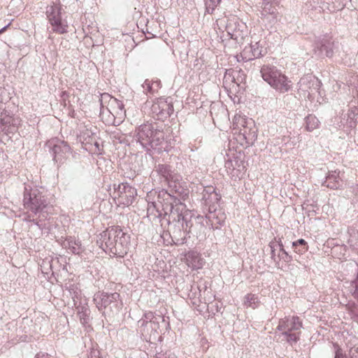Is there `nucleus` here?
Returning a JSON list of instances; mask_svg holds the SVG:
<instances>
[{
  "label": "nucleus",
  "mask_w": 358,
  "mask_h": 358,
  "mask_svg": "<svg viewBox=\"0 0 358 358\" xmlns=\"http://www.w3.org/2000/svg\"><path fill=\"white\" fill-rule=\"evenodd\" d=\"M100 241L103 250H108L109 253L122 257L128 252L130 236L120 227H113L101 234Z\"/></svg>",
  "instance_id": "f03ea898"
},
{
  "label": "nucleus",
  "mask_w": 358,
  "mask_h": 358,
  "mask_svg": "<svg viewBox=\"0 0 358 358\" xmlns=\"http://www.w3.org/2000/svg\"><path fill=\"white\" fill-rule=\"evenodd\" d=\"M238 73V71H232V75H233V79L234 80V74H236Z\"/></svg>",
  "instance_id": "603ef678"
},
{
  "label": "nucleus",
  "mask_w": 358,
  "mask_h": 358,
  "mask_svg": "<svg viewBox=\"0 0 358 358\" xmlns=\"http://www.w3.org/2000/svg\"><path fill=\"white\" fill-rule=\"evenodd\" d=\"M234 129L238 130V138L247 145H252L257 138V129L252 119L236 114L233 119Z\"/></svg>",
  "instance_id": "423d86ee"
},
{
  "label": "nucleus",
  "mask_w": 358,
  "mask_h": 358,
  "mask_svg": "<svg viewBox=\"0 0 358 358\" xmlns=\"http://www.w3.org/2000/svg\"><path fill=\"white\" fill-rule=\"evenodd\" d=\"M78 310V313L82 323L87 322V317L89 315L90 310L87 306L78 305L76 306Z\"/></svg>",
  "instance_id": "72a5a7b5"
},
{
  "label": "nucleus",
  "mask_w": 358,
  "mask_h": 358,
  "mask_svg": "<svg viewBox=\"0 0 358 358\" xmlns=\"http://www.w3.org/2000/svg\"><path fill=\"white\" fill-rule=\"evenodd\" d=\"M151 111L158 118L170 117L173 112V106L169 97H161L155 101L152 106Z\"/></svg>",
  "instance_id": "dca6fc26"
},
{
  "label": "nucleus",
  "mask_w": 358,
  "mask_h": 358,
  "mask_svg": "<svg viewBox=\"0 0 358 358\" xmlns=\"http://www.w3.org/2000/svg\"><path fill=\"white\" fill-rule=\"evenodd\" d=\"M151 80H145L144 83L142 84V87L143 89V92L145 93H150V94H154L153 89L152 87Z\"/></svg>",
  "instance_id": "e433bc0d"
},
{
  "label": "nucleus",
  "mask_w": 358,
  "mask_h": 358,
  "mask_svg": "<svg viewBox=\"0 0 358 358\" xmlns=\"http://www.w3.org/2000/svg\"><path fill=\"white\" fill-rule=\"evenodd\" d=\"M320 86V80L312 74L303 76L298 83L299 91L308 99H310L316 92H319Z\"/></svg>",
  "instance_id": "9b49d317"
},
{
  "label": "nucleus",
  "mask_w": 358,
  "mask_h": 358,
  "mask_svg": "<svg viewBox=\"0 0 358 358\" xmlns=\"http://www.w3.org/2000/svg\"><path fill=\"white\" fill-rule=\"evenodd\" d=\"M114 196L118 199L121 204L129 206L132 203L134 199L137 195L136 189L129 185L127 182L119 184L116 187L114 185Z\"/></svg>",
  "instance_id": "f8f14e48"
},
{
  "label": "nucleus",
  "mask_w": 358,
  "mask_h": 358,
  "mask_svg": "<svg viewBox=\"0 0 358 358\" xmlns=\"http://www.w3.org/2000/svg\"><path fill=\"white\" fill-rule=\"evenodd\" d=\"M155 358H176V357H175L174 355L171 354V353H169V354H167V353H166V354H161V353H159V354L156 355Z\"/></svg>",
  "instance_id": "37998d69"
},
{
  "label": "nucleus",
  "mask_w": 358,
  "mask_h": 358,
  "mask_svg": "<svg viewBox=\"0 0 358 358\" xmlns=\"http://www.w3.org/2000/svg\"><path fill=\"white\" fill-rule=\"evenodd\" d=\"M238 161H235V164H234V162L232 160H227L225 162V168L228 174L234 180L237 178L240 179L244 175V166H242V169H236L235 165H237Z\"/></svg>",
  "instance_id": "4be33fe9"
},
{
  "label": "nucleus",
  "mask_w": 358,
  "mask_h": 358,
  "mask_svg": "<svg viewBox=\"0 0 358 358\" xmlns=\"http://www.w3.org/2000/svg\"><path fill=\"white\" fill-rule=\"evenodd\" d=\"M106 111L112 114V113L108 108L104 109L103 106H101L100 115H103Z\"/></svg>",
  "instance_id": "de8ad7c7"
},
{
  "label": "nucleus",
  "mask_w": 358,
  "mask_h": 358,
  "mask_svg": "<svg viewBox=\"0 0 358 358\" xmlns=\"http://www.w3.org/2000/svg\"><path fill=\"white\" fill-rule=\"evenodd\" d=\"M64 246L75 255H80L85 250L84 247L81 244V241L80 240H76L73 237H69L66 239Z\"/></svg>",
  "instance_id": "412c9836"
},
{
  "label": "nucleus",
  "mask_w": 358,
  "mask_h": 358,
  "mask_svg": "<svg viewBox=\"0 0 358 358\" xmlns=\"http://www.w3.org/2000/svg\"><path fill=\"white\" fill-rule=\"evenodd\" d=\"M292 245L294 249L295 252L298 254H303L308 250V243L303 238H300L296 241L292 242Z\"/></svg>",
  "instance_id": "cd10ccee"
},
{
  "label": "nucleus",
  "mask_w": 358,
  "mask_h": 358,
  "mask_svg": "<svg viewBox=\"0 0 358 358\" xmlns=\"http://www.w3.org/2000/svg\"><path fill=\"white\" fill-rule=\"evenodd\" d=\"M220 2L221 0H204L206 13L213 14Z\"/></svg>",
  "instance_id": "7c9ffc66"
},
{
  "label": "nucleus",
  "mask_w": 358,
  "mask_h": 358,
  "mask_svg": "<svg viewBox=\"0 0 358 358\" xmlns=\"http://www.w3.org/2000/svg\"><path fill=\"white\" fill-rule=\"evenodd\" d=\"M269 247L271 248V258L272 259L274 260V262H276V255H275V245H273V243L272 242L270 243L269 244Z\"/></svg>",
  "instance_id": "a19ab883"
},
{
  "label": "nucleus",
  "mask_w": 358,
  "mask_h": 358,
  "mask_svg": "<svg viewBox=\"0 0 358 358\" xmlns=\"http://www.w3.org/2000/svg\"><path fill=\"white\" fill-rule=\"evenodd\" d=\"M334 42L331 38L324 37L317 40L314 45L315 54L320 57H330L333 55Z\"/></svg>",
  "instance_id": "a211bd4d"
},
{
  "label": "nucleus",
  "mask_w": 358,
  "mask_h": 358,
  "mask_svg": "<svg viewBox=\"0 0 358 358\" xmlns=\"http://www.w3.org/2000/svg\"><path fill=\"white\" fill-rule=\"evenodd\" d=\"M60 3H52V5L47 6L45 14L49 22L62 17Z\"/></svg>",
  "instance_id": "5701e85b"
},
{
  "label": "nucleus",
  "mask_w": 358,
  "mask_h": 358,
  "mask_svg": "<svg viewBox=\"0 0 358 358\" xmlns=\"http://www.w3.org/2000/svg\"><path fill=\"white\" fill-rule=\"evenodd\" d=\"M157 171L167 182L171 180V178L177 175V173L172 172L169 166L166 164L158 165Z\"/></svg>",
  "instance_id": "bb28decb"
},
{
  "label": "nucleus",
  "mask_w": 358,
  "mask_h": 358,
  "mask_svg": "<svg viewBox=\"0 0 358 358\" xmlns=\"http://www.w3.org/2000/svg\"><path fill=\"white\" fill-rule=\"evenodd\" d=\"M153 92L155 93L161 87L160 80L151 81Z\"/></svg>",
  "instance_id": "ea45409f"
},
{
  "label": "nucleus",
  "mask_w": 358,
  "mask_h": 358,
  "mask_svg": "<svg viewBox=\"0 0 358 358\" xmlns=\"http://www.w3.org/2000/svg\"><path fill=\"white\" fill-rule=\"evenodd\" d=\"M355 191H356L358 193V184L356 185L355 187Z\"/></svg>",
  "instance_id": "864d4df0"
},
{
  "label": "nucleus",
  "mask_w": 358,
  "mask_h": 358,
  "mask_svg": "<svg viewBox=\"0 0 358 358\" xmlns=\"http://www.w3.org/2000/svg\"><path fill=\"white\" fill-rule=\"evenodd\" d=\"M260 73L263 80L280 93H285L291 89V81L276 66L264 64Z\"/></svg>",
  "instance_id": "39448f33"
},
{
  "label": "nucleus",
  "mask_w": 358,
  "mask_h": 358,
  "mask_svg": "<svg viewBox=\"0 0 358 358\" xmlns=\"http://www.w3.org/2000/svg\"><path fill=\"white\" fill-rule=\"evenodd\" d=\"M243 304L246 307H250L252 308H255L257 307L259 304L258 297L253 294H248L244 297Z\"/></svg>",
  "instance_id": "c756f323"
},
{
  "label": "nucleus",
  "mask_w": 358,
  "mask_h": 358,
  "mask_svg": "<svg viewBox=\"0 0 358 358\" xmlns=\"http://www.w3.org/2000/svg\"><path fill=\"white\" fill-rule=\"evenodd\" d=\"M120 238H116L115 239V243L116 244H118V243H119V242H120Z\"/></svg>",
  "instance_id": "3c124183"
},
{
  "label": "nucleus",
  "mask_w": 358,
  "mask_h": 358,
  "mask_svg": "<svg viewBox=\"0 0 358 358\" xmlns=\"http://www.w3.org/2000/svg\"><path fill=\"white\" fill-rule=\"evenodd\" d=\"M350 355V358H358V346L351 348Z\"/></svg>",
  "instance_id": "79ce46f5"
},
{
  "label": "nucleus",
  "mask_w": 358,
  "mask_h": 358,
  "mask_svg": "<svg viewBox=\"0 0 358 358\" xmlns=\"http://www.w3.org/2000/svg\"><path fill=\"white\" fill-rule=\"evenodd\" d=\"M93 300L100 311L108 308L111 312L117 313L119 312L122 306L120 301V294L117 292H98L94 295Z\"/></svg>",
  "instance_id": "6e6552de"
},
{
  "label": "nucleus",
  "mask_w": 358,
  "mask_h": 358,
  "mask_svg": "<svg viewBox=\"0 0 358 358\" xmlns=\"http://www.w3.org/2000/svg\"><path fill=\"white\" fill-rule=\"evenodd\" d=\"M134 138L147 150L153 149L159 152L162 150L164 135L156 124L148 122L140 125L135 131Z\"/></svg>",
  "instance_id": "7ed1b4c3"
},
{
  "label": "nucleus",
  "mask_w": 358,
  "mask_h": 358,
  "mask_svg": "<svg viewBox=\"0 0 358 358\" xmlns=\"http://www.w3.org/2000/svg\"><path fill=\"white\" fill-rule=\"evenodd\" d=\"M13 119L11 116L1 114V123L3 125H7L13 124Z\"/></svg>",
  "instance_id": "4c0bfd02"
},
{
  "label": "nucleus",
  "mask_w": 358,
  "mask_h": 358,
  "mask_svg": "<svg viewBox=\"0 0 358 358\" xmlns=\"http://www.w3.org/2000/svg\"><path fill=\"white\" fill-rule=\"evenodd\" d=\"M92 133L91 131H89L87 129H86L85 131H82L79 136L80 141H85L87 143H90V141L88 138L91 137V135Z\"/></svg>",
  "instance_id": "58836bf2"
},
{
  "label": "nucleus",
  "mask_w": 358,
  "mask_h": 358,
  "mask_svg": "<svg viewBox=\"0 0 358 358\" xmlns=\"http://www.w3.org/2000/svg\"><path fill=\"white\" fill-rule=\"evenodd\" d=\"M148 213H154V211L156 210L158 213V214L155 215V216L158 217L162 215V213H159L158 203L157 202H148Z\"/></svg>",
  "instance_id": "c9c22d12"
},
{
  "label": "nucleus",
  "mask_w": 358,
  "mask_h": 358,
  "mask_svg": "<svg viewBox=\"0 0 358 358\" xmlns=\"http://www.w3.org/2000/svg\"><path fill=\"white\" fill-rule=\"evenodd\" d=\"M302 321L298 316H286L279 320L277 331L280 332L279 338L293 345L300 339Z\"/></svg>",
  "instance_id": "20e7f679"
},
{
  "label": "nucleus",
  "mask_w": 358,
  "mask_h": 358,
  "mask_svg": "<svg viewBox=\"0 0 358 358\" xmlns=\"http://www.w3.org/2000/svg\"><path fill=\"white\" fill-rule=\"evenodd\" d=\"M170 192L165 190H162L158 194V203L168 200H185L189 195V189L187 188L185 182L182 181V177L177 174L167 182Z\"/></svg>",
  "instance_id": "0eeeda50"
},
{
  "label": "nucleus",
  "mask_w": 358,
  "mask_h": 358,
  "mask_svg": "<svg viewBox=\"0 0 358 358\" xmlns=\"http://www.w3.org/2000/svg\"><path fill=\"white\" fill-rule=\"evenodd\" d=\"M205 218L206 224L210 228L217 229L224 224L227 216L222 208L217 206H211L208 209Z\"/></svg>",
  "instance_id": "2eb2a0df"
},
{
  "label": "nucleus",
  "mask_w": 358,
  "mask_h": 358,
  "mask_svg": "<svg viewBox=\"0 0 358 358\" xmlns=\"http://www.w3.org/2000/svg\"><path fill=\"white\" fill-rule=\"evenodd\" d=\"M23 206L27 213L31 215H38V218L29 220L39 226L38 222L46 220L50 214L52 213L53 206L47 201L46 197L37 188H24Z\"/></svg>",
  "instance_id": "f257e3e1"
},
{
  "label": "nucleus",
  "mask_w": 358,
  "mask_h": 358,
  "mask_svg": "<svg viewBox=\"0 0 358 358\" xmlns=\"http://www.w3.org/2000/svg\"><path fill=\"white\" fill-rule=\"evenodd\" d=\"M335 358H345V356L342 352V350L339 348L336 350Z\"/></svg>",
  "instance_id": "c03bdc74"
},
{
  "label": "nucleus",
  "mask_w": 358,
  "mask_h": 358,
  "mask_svg": "<svg viewBox=\"0 0 358 358\" xmlns=\"http://www.w3.org/2000/svg\"><path fill=\"white\" fill-rule=\"evenodd\" d=\"M218 29L222 31H226L227 36L231 38L240 43L243 39L245 33L241 29V24L236 18L228 20L225 23L223 20L216 21Z\"/></svg>",
  "instance_id": "9d476101"
},
{
  "label": "nucleus",
  "mask_w": 358,
  "mask_h": 358,
  "mask_svg": "<svg viewBox=\"0 0 358 358\" xmlns=\"http://www.w3.org/2000/svg\"><path fill=\"white\" fill-rule=\"evenodd\" d=\"M35 358H52L50 355L45 353H38Z\"/></svg>",
  "instance_id": "49530a36"
},
{
  "label": "nucleus",
  "mask_w": 358,
  "mask_h": 358,
  "mask_svg": "<svg viewBox=\"0 0 358 358\" xmlns=\"http://www.w3.org/2000/svg\"><path fill=\"white\" fill-rule=\"evenodd\" d=\"M260 8L259 17L264 22L270 24L277 22L279 13L269 0L263 1Z\"/></svg>",
  "instance_id": "f3484780"
},
{
  "label": "nucleus",
  "mask_w": 358,
  "mask_h": 358,
  "mask_svg": "<svg viewBox=\"0 0 358 358\" xmlns=\"http://www.w3.org/2000/svg\"><path fill=\"white\" fill-rule=\"evenodd\" d=\"M185 215H187V217L181 220L180 223L178 224V227H181L184 234H187L191 232V229L193 226L192 220V215L190 212L188 211L187 213H186Z\"/></svg>",
  "instance_id": "a878e982"
},
{
  "label": "nucleus",
  "mask_w": 358,
  "mask_h": 358,
  "mask_svg": "<svg viewBox=\"0 0 358 358\" xmlns=\"http://www.w3.org/2000/svg\"><path fill=\"white\" fill-rule=\"evenodd\" d=\"M110 104L115 106L117 107V108L120 110V111L117 112V115H124L125 113V110L124 109V105L122 101H120L116 99H113V100H111Z\"/></svg>",
  "instance_id": "f704fd0d"
},
{
  "label": "nucleus",
  "mask_w": 358,
  "mask_h": 358,
  "mask_svg": "<svg viewBox=\"0 0 358 358\" xmlns=\"http://www.w3.org/2000/svg\"><path fill=\"white\" fill-rule=\"evenodd\" d=\"M10 25V23L8 24L7 25L4 26L3 27L1 28L0 29V34L3 33L4 31H6V30L7 29V28L9 27Z\"/></svg>",
  "instance_id": "09e8293b"
},
{
  "label": "nucleus",
  "mask_w": 358,
  "mask_h": 358,
  "mask_svg": "<svg viewBox=\"0 0 358 358\" xmlns=\"http://www.w3.org/2000/svg\"><path fill=\"white\" fill-rule=\"evenodd\" d=\"M159 203L162 204L164 215L168 216L167 220L169 223L176 222L180 224L182 219H185V215L188 210L186 209V206L179 199L168 200L164 203L162 200Z\"/></svg>",
  "instance_id": "1a4fd4ad"
},
{
  "label": "nucleus",
  "mask_w": 358,
  "mask_h": 358,
  "mask_svg": "<svg viewBox=\"0 0 358 358\" xmlns=\"http://www.w3.org/2000/svg\"><path fill=\"white\" fill-rule=\"evenodd\" d=\"M50 24L53 32L63 34L68 31V25L66 22L62 21V17L50 22Z\"/></svg>",
  "instance_id": "393cba45"
},
{
  "label": "nucleus",
  "mask_w": 358,
  "mask_h": 358,
  "mask_svg": "<svg viewBox=\"0 0 358 358\" xmlns=\"http://www.w3.org/2000/svg\"><path fill=\"white\" fill-rule=\"evenodd\" d=\"M221 196L218 194L215 188L213 186L206 187L202 192V200L208 209L211 206H217Z\"/></svg>",
  "instance_id": "aec40b11"
},
{
  "label": "nucleus",
  "mask_w": 358,
  "mask_h": 358,
  "mask_svg": "<svg viewBox=\"0 0 358 358\" xmlns=\"http://www.w3.org/2000/svg\"><path fill=\"white\" fill-rule=\"evenodd\" d=\"M278 245L280 248V252L278 255V257L280 260H282L286 263H289L292 260V257L289 255L284 249V246L282 243L281 240L280 239L278 242Z\"/></svg>",
  "instance_id": "473e14b6"
},
{
  "label": "nucleus",
  "mask_w": 358,
  "mask_h": 358,
  "mask_svg": "<svg viewBox=\"0 0 358 358\" xmlns=\"http://www.w3.org/2000/svg\"><path fill=\"white\" fill-rule=\"evenodd\" d=\"M322 185L333 189H338L341 186L338 173L336 171L329 173L322 182Z\"/></svg>",
  "instance_id": "b1692460"
},
{
  "label": "nucleus",
  "mask_w": 358,
  "mask_h": 358,
  "mask_svg": "<svg viewBox=\"0 0 358 358\" xmlns=\"http://www.w3.org/2000/svg\"><path fill=\"white\" fill-rule=\"evenodd\" d=\"M99 352L96 350H92L90 352L89 358H99Z\"/></svg>",
  "instance_id": "a18cd8bd"
},
{
  "label": "nucleus",
  "mask_w": 358,
  "mask_h": 358,
  "mask_svg": "<svg viewBox=\"0 0 358 358\" xmlns=\"http://www.w3.org/2000/svg\"><path fill=\"white\" fill-rule=\"evenodd\" d=\"M320 122L318 119L313 115H309L306 117V128L307 131H312L319 127Z\"/></svg>",
  "instance_id": "c85d7f7f"
},
{
  "label": "nucleus",
  "mask_w": 358,
  "mask_h": 358,
  "mask_svg": "<svg viewBox=\"0 0 358 358\" xmlns=\"http://www.w3.org/2000/svg\"><path fill=\"white\" fill-rule=\"evenodd\" d=\"M160 322H165L164 317L160 315H155L152 312L150 311L144 314L143 317L138 322V325L142 328L141 331L143 334H149L150 329L155 332L157 331Z\"/></svg>",
  "instance_id": "4468645a"
},
{
  "label": "nucleus",
  "mask_w": 358,
  "mask_h": 358,
  "mask_svg": "<svg viewBox=\"0 0 358 358\" xmlns=\"http://www.w3.org/2000/svg\"><path fill=\"white\" fill-rule=\"evenodd\" d=\"M196 219L198 220L199 221H202L203 220V216H198V217H196Z\"/></svg>",
  "instance_id": "8fccbe9b"
},
{
  "label": "nucleus",
  "mask_w": 358,
  "mask_h": 358,
  "mask_svg": "<svg viewBox=\"0 0 358 358\" xmlns=\"http://www.w3.org/2000/svg\"><path fill=\"white\" fill-rule=\"evenodd\" d=\"M266 50L260 42L251 43L248 46H245L241 52L243 59L245 61H250L255 58H258L265 54Z\"/></svg>",
  "instance_id": "6ab92c4d"
},
{
  "label": "nucleus",
  "mask_w": 358,
  "mask_h": 358,
  "mask_svg": "<svg viewBox=\"0 0 358 358\" xmlns=\"http://www.w3.org/2000/svg\"><path fill=\"white\" fill-rule=\"evenodd\" d=\"M69 293L73 301L74 306H76L78 301L81 299V290L75 285H71L69 287Z\"/></svg>",
  "instance_id": "2f4dec72"
},
{
  "label": "nucleus",
  "mask_w": 358,
  "mask_h": 358,
  "mask_svg": "<svg viewBox=\"0 0 358 358\" xmlns=\"http://www.w3.org/2000/svg\"><path fill=\"white\" fill-rule=\"evenodd\" d=\"M48 145L56 162L63 163V161L71 154L70 146L64 141L52 139L48 141Z\"/></svg>",
  "instance_id": "ddd939ff"
}]
</instances>
